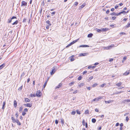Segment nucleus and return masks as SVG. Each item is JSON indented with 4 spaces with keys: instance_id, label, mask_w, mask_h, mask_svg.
Instances as JSON below:
<instances>
[{
    "instance_id": "f257e3e1",
    "label": "nucleus",
    "mask_w": 130,
    "mask_h": 130,
    "mask_svg": "<svg viewBox=\"0 0 130 130\" xmlns=\"http://www.w3.org/2000/svg\"><path fill=\"white\" fill-rule=\"evenodd\" d=\"M56 67H53L51 71L50 72V74L51 75L53 74L55 72L57 69Z\"/></svg>"
},
{
    "instance_id": "f03ea898",
    "label": "nucleus",
    "mask_w": 130,
    "mask_h": 130,
    "mask_svg": "<svg viewBox=\"0 0 130 130\" xmlns=\"http://www.w3.org/2000/svg\"><path fill=\"white\" fill-rule=\"evenodd\" d=\"M41 92L40 91L38 90L37 91L36 94V95L38 97H40L41 96Z\"/></svg>"
},
{
    "instance_id": "7ed1b4c3",
    "label": "nucleus",
    "mask_w": 130,
    "mask_h": 130,
    "mask_svg": "<svg viewBox=\"0 0 130 130\" xmlns=\"http://www.w3.org/2000/svg\"><path fill=\"white\" fill-rule=\"evenodd\" d=\"M22 4L21 5V6H26L27 5V3L23 1L21 3Z\"/></svg>"
},
{
    "instance_id": "20e7f679",
    "label": "nucleus",
    "mask_w": 130,
    "mask_h": 130,
    "mask_svg": "<svg viewBox=\"0 0 130 130\" xmlns=\"http://www.w3.org/2000/svg\"><path fill=\"white\" fill-rule=\"evenodd\" d=\"M17 17H16L15 16H13L12 17L10 20L9 21V22H8V23H10L12 21V20L14 19H17Z\"/></svg>"
},
{
    "instance_id": "39448f33",
    "label": "nucleus",
    "mask_w": 130,
    "mask_h": 130,
    "mask_svg": "<svg viewBox=\"0 0 130 130\" xmlns=\"http://www.w3.org/2000/svg\"><path fill=\"white\" fill-rule=\"evenodd\" d=\"M112 47V46H110L104 47V49L106 50H109Z\"/></svg>"
},
{
    "instance_id": "423d86ee",
    "label": "nucleus",
    "mask_w": 130,
    "mask_h": 130,
    "mask_svg": "<svg viewBox=\"0 0 130 130\" xmlns=\"http://www.w3.org/2000/svg\"><path fill=\"white\" fill-rule=\"evenodd\" d=\"M13 105L14 107H15V108H16L17 105V101L15 100H14V101Z\"/></svg>"
},
{
    "instance_id": "0eeeda50",
    "label": "nucleus",
    "mask_w": 130,
    "mask_h": 130,
    "mask_svg": "<svg viewBox=\"0 0 130 130\" xmlns=\"http://www.w3.org/2000/svg\"><path fill=\"white\" fill-rule=\"evenodd\" d=\"M15 122H16L20 126L21 125V124L20 122L18 121L17 119L16 120Z\"/></svg>"
},
{
    "instance_id": "6e6552de",
    "label": "nucleus",
    "mask_w": 130,
    "mask_h": 130,
    "mask_svg": "<svg viewBox=\"0 0 130 130\" xmlns=\"http://www.w3.org/2000/svg\"><path fill=\"white\" fill-rule=\"evenodd\" d=\"M62 85V84L60 83L58 85V86H57L55 88V89H57L59 88H60L61 86Z\"/></svg>"
},
{
    "instance_id": "1a4fd4ad",
    "label": "nucleus",
    "mask_w": 130,
    "mask_h": 130,
    "mask_svg": "<svg viewBox=\"0 0 130 130\" xmlns=\"http://www.w3.org/2000/svg\"><path fill=\"white\" fill-rule=\"evenodd\" d=\"M89 46L87 45H81L79 46V47H88Z\"/></svg>"
},
{
    "instance_id": "9d476101",
    "label": "nucleus",
    "mask_w": 130,
    "mask_h": 130,
    "mask_svg": "<svg viewBox=\"0 0 130 130\" xmlns=\"http://www.w3.org/2000/svg\"><path fill=\"white\" fill-rule=\"evenodd\" d=\"M6 104V102L5 101L3 103V106L2 107V109H4L5 108V105Z\"/></svg>"
},
{
    "instance_id": "9b49d317",
    "label": "nucleus",
    "mask_w": 130,
    "mask_h": 130,
    "mask_svg": "<svg viewBox=\"0 0 130 130\" xmlns=\"http://www.w3.org/2000/svg\"><path fill=\"white\" fill-rule=\"evenodd\" d=\"M84 83H81L80 84H79L78 85V86H79V87H81L84 85Z\"/></svg>"
},
{
    "instance_id": "f8f14e48",
    "label": "nucleus",
    "mask_w": 130,
    "mask_h": 130,
    "mask_svg": "<svg viewBox=\"0 0 130 130\" xmlns=\"http://www.w3.org/2000/svg\"><path fill=\"white\" fill-rule=\"evenodd\" d=\"M32 104H30V103H27L26 104V106L29 107H31L32 106Z\"/></svg>"
},
{
    "instance_id": "ddd939ff",
    "label": "nucleus",
    "mask_w": 130,
    "mask_h": 130,
    "mask_svg": "<svg viewBox=\"0 0 130 130\" xmlns=\"http://www.w3.org/2000/svg\"><path fill=\"white\" fill-rule=\"evenodd\" d=\"M87 55V54L86 53H81L80 54V56H86Z\"/></svg>"
},
{
    "instance_id": "4468645a",
    "label": "nucleus",
    "mask_w": 130,
    "mask_h": 130,
    "mask_svg": "<svg viewBox=\"0 0 130 130\" xmlns=\"http://www.w3.org/2000/svg\"><path fill=\"white\" fill-rule=\"evenodd\" d=\"M25 101L26 102H29L30 101V100L28 98H26L25 99Z\"/></svg>"
},
{
    "instance_id": "2eb2a0df",
    "label": "nucleus",
    "mask_w": 130,
    "mask_h": 130,
    "mask_svg": "<svg viewBox=\"0 0 130 130\" xmlns=\"http://www.w3.org/2000/svg\"><path fill=\"white\" fill-rule=\"evenodd\" d=\"M122 83L121 82H120V83H118L117 84H116V86H117L118 87H119L120 86H121L122 85Z\"/></svg>"
},
{
    "instance_id": "dca6fc26",
    "label": "nucleus",
    "mask_w": 130,
    "mask_h": 130,
    "mask_svg": "<svg viewBox=\"0 0 130 130\" xmlns=\"http://www.w3.org/2000/svg\"><path fill=\"white\" fill-rule=\"evenodd\" d=\"M93 35V34H92L90 33L88 34V37H92Z\"/></svg>"
},
{
    "instance_id": "f3484780",
    "label": "nucleus",
    "mask_w": 130,
    "mask_h": 130,
    "mask_svg": "<svg viewBox=\"0 0 130 130\" xmlns=\"http://www.w3.org/2000/svg\"><path fill=\"white\" fill-rule=\"evenodd\" d=\"M93 78V76H91L90 77H89L88 78V80L89 81L90 80H91Z\"/></svg>"
},
{
    "instance_id": "a211bd4d",
    "label": "nucleus",
    "mask_w": 130,
    "mask_h": 130,
    "mask_svg": "<svg viewBox=\"0 0 130 130\" xmlns=\"http://www.w3.org/2000/svg\"><path fill=\"white\" fill-rule=\"evenodd\" d=\"M61 123L62 124H64V121L63 118H61L60 119Z\"/></svg>"
},
{
    "instance_id": "6ab92c4d",
    "label": "nucleus",
    "mask_w": 130,
    "mask_h": 130,
    "mask_svg": "<svg viewBox=\"0 0 130 130\" xmlns=\"http://www.w3.org/2000/svg\"><path fill=\"white\" fill-rule=\"evenodd\" d=\"M5 66V64H3L0 66V70L3 68Z\"/></svg>"
},
{
    "instance_id": "aec40b11",
    "label": "nucleus",
    "mask_w": 130,
    "mask_h": 130,
    "mask_svg": "<svg viewBox=\"0 0 130 130\" xmlns=\"http://www.w3.org/2000/svg\"><path fill=\"white\" fill-rule=\"evenodd\" d=\"M96 120L94 118H93L92 120V123H94L96 122Z\"/></svg>"
},
{
    "instance_id": "412c9836",
    "label": "nucleus",
    "mask_w": 130,
    "mask_h": 130,
    "mask_svg": "<svg viewBox=\"0 0 130 130\" xmlns=\"http://www.w3.org/2000/svg\"><path fill=\"white\" fill-rule=\"evenodd\" d=\"M11 119L12 120V122L13 123H15V120H15L14 118L13 117H11Z\"/></svg>"
},
{
    "instance_id": "4be33fe9",
    "label": "nucleus",
    "mask_w": 130,
    "mask_h": 130,
    "mask_svg": "<svg viewBox=\"0 0 130 130\" xmlns=\"http://www.w3.org/2000/svg\"><path fill=\"white\" fill-rule=\"evenodd\" d=\"M18 20L14 22L13 23H12L13 25H16L18 23Z\"/></svg>"
},
{
    "instance_id": "5701e85b",
    "label": "nucleus",
    "mask_w": 130,
    "mask_h": 130,
    "mask_svg": "<svg viewBox=\"0 0 130 130\" xmlns=\"http://www.w3.org/2000/svg\"><path fill=\"white\" fill-rule=\"evenodd\" d=\"M74 82H72L70 83L69 84V85L71 86L72 85H73L74 84Z\"/></svg>"
},
{
    "instance_id": "b1692460",
    "label": "nucleus",
    "mask_w": 130,
    "mask_h": 130,
    "mask_svg": "<svg viewBox=\"0 0 130 130\" xmlns=\"http://www.w3.org/2000/svg\"><path fill=\"white\" fill-rule=\"evenodd\" d=\"M110 26L111 27H112V28H113L114 27H116V24H114V25H110Z\"/></svg>"
},
{
    "instance_id": "393cba45",
    "label": "nucleus",
    "mask_w": 130,
    "mask_h": 130,
    "mask_svg": "<svg viewBox=\"0 0 130 130\" xmlns=\"http://www.w3.org/2000/svg\"><path fill=\"white\" fill-rule=\"evenodd\" d=\"M110 14L112 15L116 16V13L115 12H113L111 13Z\"/></svg>"
},
{
    "instance_id": "a878e982",
    "label": "nucleus",
    "mask_w": 130,
    "mask_h": 130,
    "mask_svg": "<svg viewBox=\"0 0 130 130\" xmlns=\"http://www.w3.org/2000/svg\"><path fill=\"white\" fill-rule=\"evenodd\" d=\"M129 72H125L124 73V75H128L129 74Z\"/></svg>"
},
{
    "instance_id": "bb28decb",
    "label": "nucleus",
    "mask_w": 130,
    "mask_h": 130,
    "mask_svg": "<svg viewBox=\"0 0 130 130\" xmlns=\"http://www.w3.org/2000/svg\"><path fill=\"white\" fill-rule=\"evenodd\" d=\"M111 102V101H110V100H109L108 101H105V103H110V102Z\"/></svg>"
},
{
    "instance_id": "cd10ccee",
    "label": "nucleus",
    "mask_w": 130,
    "mask_h": 130,
    "mask_svg": "<svg viewBox=\"0 0 130 130\" xmlns=\"http://www.w3.org/2000/svg\"><path fill=\"white\" fill-rule=\"evenodd\" d=\"M47 83V81H46V82H45L44 83V84L43 85L44 88L45 86H46Z\"/></svg>"
},
{
    "instance_id": "c85d7f7f",
    "label": "nucleus",
    "mask_w": 130,
    "mask_h": 130,
    "mask_svg": "<svg viewBox=\"0 0 130 130\" xmlns=\"http://www.w3.org/2000/svg\"><path fill=\"white\" fill-rule=\"evenodd\" d=\"M126 11H122L120 13H121V14L123 13V14H124L126 13Z\"/></svg>"
},
{
    "instance_id": "c756f323",
    "label": "nucleus",
    "mask_w": 130,
    "mask_h": 130,
    "mask_svg": "<svg viewBox=\"0 0 130 130\" xmlns=\"http://www.w3.org/2000/svg\"><path fill=\"white\" fill-rule=\"evenodd\" d=\"M82 77L81 76H80L78 77L77 78L78 80H80L82 78Z\"/></svg>"
},
{
    "instance_id": "7c9ffc66",
    "label": "nucleus",
    "mask_w": 130,
    "mask_h": 130,
    "mask_svg": "<svg viewBox=\"0 0 130 130\" xmlns=\"http://www.w3.org/2000/svg\"><path fill=\"white\" fill-rule=\"evenodd\" d=\"M85 114H89V111L88 110H86L85 112Z\"/></svg>"
},
{
    "instance_id": "2f4dec72",
    "label": "nucleus",
    "mask_w": 130,
    "mask_h": 130,
    "mask_svg": "<svg viewBox=\"0 0 130 130\" xmlns=\"http://www.w3.org/2000/svg\"><path fill=\"white\" fill-rule=\"evenodd\" d=\"M76 113V111H72L71 112V114L72 115H75Z\"/></svg>"
},
{
    "instance_id": "473e14b6",
    "label": "nucleus",
    "mask_w": 130,
    "mask_h": 130,
    "mask_svg": "<svg viewBox=\"0 0 130 130\" xmlns=\"http://www.w3.org/2000/svg\"><path fill=\"white\" fill-rule=\"evenodd\" d=\"M85 5L84 4H83L82 5L80 6V7L81 8H82L85 7Z\"/></svg>"
},
{
    "instance_id": "72a5a7b5",
    "label": "nucleus",
    "mask_w": 130,
    "mask_h": 130,
    "mask_svg": "<svg viewBox=\"0 0 130 130\" xmlns=\"http://www.w3.org/2000/svg\"><path fill=\"white\" fill-rule=\"evenodd\" d=\"M36 96V95L35 94H31L30 96L31 97H35Z\"/></svg>"
},
{
    "instance_id": "f704fd0d",
    "label": "nucleus",
    "mask_w": 130,
    "mask_h": 130,
    "mask_svg": "<svg viewBox=\"0 0 130 130\" xmlns=\"http://www.w3.org/2000/svg\"><path fill=\"white\" fill-rule=\"evenodd\" d=\"M97 85V84L96 83L92 85V87H94Z\"/></svg>"
},
{
    "instance_id": "c9c22d12",
    "label": "nucleus",
    "mask_w": 130,
    "mask_h": 130,
    "mask_svg": "<svg viewBox=\"0 0 130 130\" xmlns=\"http://www.w3.org/2000/svg\"><path fill=\"white\" fill-rule=\"evenodd\" d=\"M22 109H23V107L22 106L20 107L19 108V111H21L22 110Z\"/></svg>"
},
{
    "instance_id": "e433bc0d",
    "label": "nucleus",
    "mask_w": 130,
    "mask_h": 130,
    "mask_svg": "<svg viewBox=\"0 0 130 130\" xmlns=\"http://www.w3.org/2000/svg\"><path fill=\"white\" fill-rule=\"evenodd\" d=\"M129 27H130V23H128L127 25L126 26V27L128 28Z\"/></svg>"
},
{
    "instance_id": "4c0bfd02",
    "label": "nucleus",
    "mask_w": 130,
    "mask_h": 130,
    "mask_svg": "<svg viewBox=\"0 0 130 130\" xmlns=\"http://www.w3.org/2000/svg\"><path fill=\"white\" fill-rule=\"evenodd\" d=\"M76 112H77V114H78L79 115H80V111H79L78 110H76Z\"/></svg>"
},
{
    "instance_id": "58836bf2",
    "label": "nucleus",
    "mask_w": 130,
    "mask_h": 130,
    "mask_svg": "<svg viewBox=\"0 0 130 130\" xmlns=\"http://www.w3.org/2000/svg\"><path fill=\"white\" fill-rule=\"evenodd\" d=\"M46 2V3L47 4H49V2L51 1L50 0H46V1H45Z\"/></svg>"
},
{
    "instance_id": "ea45409f",
    "label": "nucleus",
    "mask_w": 130,
    "mask_h": 130,
    "mask_svg": "<svg viewBox=\"0 0 130 130\" xmlns=\"http://www.w3.org/2000/svg\"><path fill=\"white\" fill-rule=\"evenodd\" d=\"M70 60L71 61H72L74 60V59L72 57L70 59Z\"/></svg>"
},
{
    "instance_id": "a19ab883",
    "label": "nucleus",
    "mask_w": 130,
    "mask_h": 130,
    "mask_svg": "<svg viewBox=\"0 0 130 130\" xmlns=\"http://www.w3.org/2000/svg\"><path fill=\"white\" fill-rule=\"evenodd\" d=\"M58 123V121L57 120H55V124H57Z\"/></svg>"
},
{
    "instance_id": "79ce46f5",
    "label": "nucleus",
    "mask_w": 130,
    "mask_h": 130,
    "mask_svg": "<svg viewBox=\"0 0 130 130\" xmlns=\"http://www.w3.org/2000/svg\"><path fill=\"white\" fill-rule=\"evenodd\" d=\"M78 4V3L77 2H75L74 5L75 6H77Z\"/></svg>"
},
{
    "instance_id": "37998d69",
    "label": "nucleus",
    "mask_w": 130,
    "mask_h": 130,
    "mask_svg": "<svg viewBox=\"0 0 130 130\" xmlns=\"http://www.w3.org/2000/svg\"><path fill=\"white\" fill-rule=\"evenodd\" d=\"M129 120V118L127 116L126 117V120L127 122Z\"/></svg>"
},
{
    "instance_id": "c03bdc74",
    "label": "nucleus",
    "mask_w": 130,
    "mask_h": 130,
    "mask_svg": "<svg viewBox=\"0 0 130 130\" xmlns=\"http://www.w3.org/2000/svg\"><path fill=\"white\" fill-rule=\"evenodd\" d=\"M116 18V17H115L114 16L112 17L111 18L113 20H114Z\"/></svg>"
},
{
    "instance_id": "a18cd8bd",
    "label": "nucleus",
    "mask_w": 130,
    "mask_h": 130,
    "mask_svg": "<svg viewBox=\"0 0 130 130\" xmlns=\"http://www.w3.org/2000/svg\"><path fill=\"white\" fill-rule=\"evenodd\" d=\"M15 116L17 118L18 117V112H17L16 113H15Z\"/></svg>"
},
{
    "instance_id": "49530a36",
    "label": "nucleus",
    "mask_w": 130,
    "mask_h": 130,
    "mask_svg": "<svg viewBox=\"0 0 130 130\" xmlns=\"http://www.w3.org/2000/svg\"><path fill=\"white\" fill-rule=\"evenodd\" d=\"M71 45H72V44H71V43H70V44H68L66 47H68L70 46H71Z\"/></svg>"
},
{
    "instance_id": "de8ad7c7",
    "label": "nucleus",
    "mask_w": 130,
    "mask_h": 130,
    "mask_svg": "<svg viewBox=\"0 0 130 130\" xmlns=\"http://www.w3.org/2000/svg\"><path fill=\"white\" fill-rule=\"evenodd\" d=\"M97 31L98 32H101L102 31V30L101 29H98L97 30Z\"/></svg>"
},
{
    "instance_id": "09e8293b",
    "label": "nucleus",
    "mask_w": 130,
    "mask_h": 130,
    "mask_svg": "<svg viewBox=\"0 0 130 130\" xmlns=\"http://www.w3.org/2000/svg\"><path fill=\"white\" fill-rule=\"evenodd\" d=\"M79 38H78V39H77L76 40H75L74 41H73V42H74V43H75L78 40H79Z\"/></svg>"
},
{
    "instance_id": "8fccbe9b",
    "label": "nucleus",
    "mask_w": 130,
    "mask_h": 130,
    "mask_svg": "<svg viewBox=\"0 0 130 130\" xmlns=\"http://www.w3.org/2000/svg\"><path fill=\"white\" fill-rule=\"evenodd\" d=\"M106 85V84H103L101 85V87H104L105 85Z\"/></svg>"
},
{
    "instance_id": "3c124183",
    "label": "nucleus",
    "mask_w": 130,
    "mask_h": 130,
    "mask_svg": "<svg viewBox=\"0 0 130 130\" xmlns=\"http://www.w3.org/2000/svg\"><path fill=\"white\" fill-rule=\"evenodd\" d=\"M83 124V125H85V121L84 120H83L82 121Z\"/></svg>"
},
{
    "instance_id": "603ef678",
    "label": "nucleus",
    "mask_w": 130,
    "mask_h": 130,
    "mask_svg": "<svg viewBox=\"0 0 130 130\" xmlns=\"http://www.w3.org/2000/svg\"><path fill=\"white\" fill-rule=\"evenodd\" d=\"M125 34V32H121L120 33V35H124V34Z\"/></svg>"
},
{
    "instance_id": "864d4df0",
    "label": "nucleus",
    "mask_w": 130,
    "mask_h": 130,
    "mask_svg": "<svg viewBox=\"0 0 130 130\" xmlns=\"http://www.w3.org/2000/svg\"><path fill=\"white\" fill-rule=\"evenodd\" d=\"M106 30H106V28H103L102 29V31H106Z\"/></svg>"
},
{
    "instance_id": "5fc2aeb1",
    "label": "nucleus",
    "mask_w": 130,
    "mask_h": 130,
    "mask_svg": "<svg viewBox=\"0 0 130 130\" xmlns=\"http://www.w3.org/2000/svg\"><path fill=\"white\" fill-rule=\"evenodd\" d=\"M28 111V109L27 108H25L24 109V112H27Z\"/></svg>"
},
{
    "instance_id": "6e6d98bb",
    "label": "nucleus",
    "mask_w": 130,
    "mask_h": 130,
    "mask_svg": "<svg viewBox=\"0 0 130 130\" xmlns=\"http://www.w3.org/2000/svg\"><path fill=\"white\" fill-rule=\"evenodd\" d=\"M91 87H87V89L88 90H90L91 89Z\"/></svg>"
},
{
    "instance_id": "4d7b16f0",
    "label": "nucleus",
    "mask_w": 130,
    "mask_h": 130,
    "mask_svg": "<svg viewBox=\"0 0 130 130\" xmlns=\"http://www.w3.org/2000/svg\"><path fill=\"white\" fill-rule=\"evenodd\" d=\"M26 114L25 112L23 111L22 113V115L23 116H24Z\"/></svg>"
},
{
    "instance_id": "13d9d810",
    "label": "nucleus",
    "mask_w": 130,
    "mask_h": 130,
    "mask_svg": "<svg viewBox=\"0 0 130 130\" xmlns=\"http://www.w3.org/2000/svg\"><path fill=\"white\" fill-rule=\"evenodd\" d=\"M121 14L120 12H119L118 13H116V16H118L120 15Z\"/></svg>"
},
{
    "instance_id": "bf43d9fd",
    "label": "nucleus",
    "mask_w": 130,
    "mask_h": 130,
    "mask_svg": "<svg viewBox=\"0 0 130 130\" xmlns=\"http://www.w3.org/2000/svg\"><path fill=\"white\" fill-rule=\"evenodd\" d=\"M24 75H25V73H23L21 74V77H23V76H24Z\"/></svg>"
},
{
    "instance_id": "052dcab7",
    "label": "nucleus",
    "mask_w": 130,
    "mask_h": 130,
    "mask_svg": "<svg viewBox=\"0 0 130 130\" xmlns=\"http://www.w3.org/2000/svg\"><path fill=\"white\" fill-rule=\"evenodd\" d=\"M126 102H130V100L129 99H127L126 100Z\"/></svg>"
},
{
    "instance_id": "680f3d73",
    "label": "nucleus",
    "mask_w": 130,
    "mask_h": 130,
    "mask_svg": "<svg viewBox=\"0 0 130 130\" xmlns=\"http://www.w3.org/2000/svg\"><path fill=\"white\" fill-rule=\"evenodd\" d=\"M58 96H54V99L55 100H56L58 98Z\"/></svg>"
},
{
    "instance_id": "e2e57ef3",
    "label": "nucleus",
    "mask_w": 130,
    "mask_h": 130,
    "mask_svg": "<svg viewBox=\"0 0 130 130\" xmlns=\"http://www.w3.org/2000/svg\"><path fill=\"white\" fill-rule=\"evenodd\" d=\"M102 96H99L98 97V98H97L98 100H99L100 99H102Z\"/></svg>"
},
{
    "instance_id": "0e129e2a",
    "label": "nucleus",
    "mask_w": 130,
    "mask_h": 130,
    "mask_svg": "<svg viewBox=\"0 0 130 130\" xmlns=\"http://www.w3.org/2000/svg\"><path fill=\"white\" fill-rule=\"evenodd\" d=\"M110 12V11L109 10H107V11H106V13L107 14L108 13Z\"/></svg>"
},
{
    "instance_id": "69168bd1",
    "label": "nucleus",
    "mask_w": 130,
    "mask_h": 130,
    "mask_svg": "<svg viewBox=\"0 0 130 130\" xmlns=\"http://www.w3.org/2000/svg\"><path fill=\"white\" fill-rule=\"evenodd\" d=\"M95 111L97 112H98L99 111L98 109H97V108H96V109H95Z\"/></svg>"
},
{
    "instance_id": "338daca9",
    "label": "nucleus",
    "mask_w": 130,
    "mask_h": 130,
    "mask_svg": "<svg viewBox=\"0 0 130 130\" xmlns=\"http://www.w3.org/2000/svg\"><path fill=\"white\" fill-rule=\"evenodd\" d=\"M113 59H112V58L110 59H109V61L110 62H111V61H113Z\"/></svg>"
},
{
    "instance_id": "774afa93",
    "label": "nucleus",
    "mask_w": 130,
    "mask_h": 130,
    "mask_svg": "<svg viewBox=\"0 0 130 130\" xmlns=\"http://www.w3.org/2000/svg\"><path fill=\"white\" fill-rule=\"evenodd\" d=\"M87 72L86 71H84L83 72V74H85L86 73H87Z\"/></svg>"
}]
</instances>
